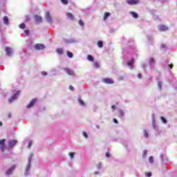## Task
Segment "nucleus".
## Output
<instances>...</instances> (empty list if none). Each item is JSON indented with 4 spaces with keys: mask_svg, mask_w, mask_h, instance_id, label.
<instances>
[{
    "mask_svg": "<svg viewBox=\"0 0 177 177\" xmlns=\"http://www.w3.org/2000/svg\"><path fill=\"white\" fill-rule=\"evenodd\" d=\"M127 66L129 67H132L133 66V59H131L130 61L128 62Z\"/></svg>",
    "mask_w": 177,
    "mask_h": 177,
    "instance_id": "obj_20",
    "label": "nucleus"
},
{
    "mask_svg": "<svg viewBox=\"0 0 177 177\" xmlns=\"http://www.w3.org/2000/svg\"><path fill=\"white\" fill-rule=\"evenodd\" d=\"M66 55L68 57H70L71 59L73 57V53L70 52V51H66Z\"/></svg>",
    "mask_w": 177,
    "mask_h": 177,
    "instance_id": "obj_23",
    "label": "nucleus"
},
{
    "mask_svg": "<svg viewBox=\"0 0 177 177\" xmlns=\"http://www.w3.org/2000/svg\"><path fill=\"white\" fill-rule=\"evenodd\" d=\"M5 51H6L7 56H12V53H13V52L12 51V48H10L9 47H6Z\"/></svg>",
    "mask_w": 177,
    "mask_h": 177,
    "instance_id": "obj_10",
    "label": "nucleus"
},
{
    "mask_svg": "<svg viewBox=\"0 0 177 177\" xmlns=\"http://www.w3.org/2000/svg\"><path fill=\"white\" fill-rule=\"evenodd\" d=\"M66 17H68V19H69V20H71L72 21H74L75 19V17H74V15H73V13L71 12H67Z\"/></svg>",
    "mask_w": 177,
    "mask_h": 177,
    "instance_id": "obj_11",
    "label": "nucleus"
},
{
    "mask_svg": "<svg viewBox=\"0 0 177 177\" xmlns=\"http://www.w3.org/2000/svg\"><path fill=\"white\" fill-rule=\"evenodd\" d=\"M158 28L160 31H162V32L168 31L169 30L168 27L165 25H160L158 26Z\"/></svg>",
    "mask_w": 177,
    "mask_h": 177,
    "instance_id": "obj_7",
    "label": "nucleus"
},
{
    "mask_svg": "<svg viewBox=\"0 0 177 177\" xmlns=\"http://www.w3.org/2000/svg\"><path fill=\"white\" fill-rule=\"evenodd\" d=\"M17 145V140H10L8 141V145L7 147V150H13V147Z\"/></svg>",
    "mask_w": 177,
    "mask_h": 177,
    "instance_id": "obj_1",
    "label": "nucleus"
},
{
    "mask_svg": "<svg viewBox=\"0 0 177 177\" xmlns=\"http://www.w3.org/2000/svg\"><path fill=\"white\" fill-rule=\"evenodd\" d=\"M34 156L32 153L30 154V157L28 159V165L30 167L31 165V158Z\"/></svg>",
    "mask_w": 177,
    "mask_h": 177,
    "instance_id": "obj_21",
    "label": "nucleus"
},
{
    "mask_svg": "<svg viewBox=\"0 0 177 177\" xmlns=\"http://www.w3.org/2000/svg\"><path fill=\"white\" fill-rule=\"evenodd\" d=\"M35 102H37V99L32 100L29 104L27 105V109H31L35 104Z\"/></svg>",
    "mask_w": 177,
    "mask_h": 177,
    "instance_id": "obj_12",
    "label": "nucleus"
},
{
    "mask_svg": "<svg viewBox=\"0 0 177 177\" xmlns=\"http://www.w3.org/2000/svg\"><path fill=\"white\" fill-rule=\"evenodd\" d=\"M42 75H48V73L44 71L41 73Z\"/></svg>",
    "mask_w": 177,
    "mask_h": 177,
    "instance_id": "obj_40",
    "label": "nucleus"
},
{
    "mask_svg": "<svg viewBox=\"0 0 177 177\" xmlns=\"http://www.w3.org/2000/svg\"><path fill=\"white\" fill-rule=\"evenodd\" d=\"M118 114L119 117H122L124 115V111L121 109L118 111Z\"/></svg>",
    "mask_w": 177,
    "mask_h": 177,
    "instance_id": "obj_19",
    "label": "nucleus"
},
{
    "mask_svg": "<svg viewBox=\"0 0 177 177\" xmlns=\"http://www.w3.org/2000/svg\"><path fill=\"white\" fill-rule=\"evenodd\" d=\"M55 51L57 53H58V55H63L64 53L63 48H56Z\"/></svg>",
    "mask_w": 177,
    "mask_h": 177,
    "instance_id": "obj_18",
    "label": "nucleus"
},
{
    "mask_svg": "<svg viewBox=\"0 0 177 177\" xmlns=\"http://www.w3.org/2000/svg\"><path fill=\"white\" fill-rule=\"evenodd\" d=\"M79 24L82 27L84 26V21L82 19L79 20Z\"/></svg>",
    "mask_w": 177,
    "mask_h": 177,
    "instance_id": "obj_32",
    "label": "nucleus"
},
{
    "mask_svg": "<svg viewBox=\"0 0 177 177\" xmlns=\"http://www.w3.org/2000/svg\"><path fill=\"white\" fill-rule=\"evenodd\" d=\"M160 120L162 122H163V124H167V119H165V118H164L163 116H161Z\"/></svg>",
    "mask_w": 177,
    "mask_h": 177,
    "instance_id": "obj_25",
    "label": "nucleus"
},
{
    "mask_svg": "<svg viewBox=\"0 0 177 177\" xmlns=\"http://www.w3.org/2000/svg\"><path fill=\"white\" fill-rule=\"evenodd\" d=\"M28 171V169H26V171Z\"/></svg>",
    "mask_w": 177,
    "mask_h": 177,
    "instance_id": "obj_52",
    "label": "nucleus"
},
{
    "mask_svg": "<svg viewBox=\"0 0 177 177\" xmlns=\"http://www.w3.org/2000/svg\"><path fill=\"white\" fill-rule=\"evenodd\" d=\"M140 0H127V3H128V5H138V3H140Z\"/></svg>",
    "mask_w": 177,
    "mask_h": 177,
    "instance_id": "obj_5",
    "label": "nucleus"
},
{
    "mask_svg": "<svg viewBox=\"0 0 177 177\" xmlns=\"http://www.w3.org/2000/svg\"><path fill=\"white\" fill-rule=\"evenodd\" d=\"M35 49H37V50H42L45 49V45L42 44H37L35 46Z\"/></svg>",
    "mask_w": 177,
    "mask_h": 177,
    "instance_id": "obj_6",
    "label": "nucleus"
},
{
    "mask_svg": "<svg viewBox=\"0 0 177 177\" xmlns=\"http://www.w3.org/2000/svg\"><path fill=\"white\" fill-rule=\"evenodd\" d=\"M97 45L99 48H103V41H98L97 43Z\"/></svg>",
    "mask_w": 177,
    "mask_h": 177,
    "instance_id": "obj_22",
    "label": "nucleus"
},
{
    "mask_svg": "<svg viewBox=\"0 0 177 177\" xmlns=\"http://www.w3.org/2000/svg\"><path fill=\"white\" fill-rule=\"evenodd\" d=\"M147 177L151 176V172L147 173Z\"/></svg>",
    "mask_w": 177,
    "mask_h": 177,
    "instance_id": "obj_39",
    "label": "nucleus"
},
{
    "mask_svg": "<svg viewBox=\"0 0 177 177\" xmlns=\"http://www.w3.org/2000/svg\"><path fill=\"white\" fill-rule=\"evenodd\" d=\"M169 67L170 68H174V64H169Z\"/></svg>",
    "mask_w": 177,
    "mask_h": 177,
    "instance_id": "obj_45",
    "label": "nucleus"
},
{
    "mask_svg": "<svg viewBox=\"0 0 177 177\" xmlns=\"http://www.w3.org/2000/svg\"><path fill=\"white\" fill-rule=\"evenodd\" d=\"M64 70L66 71V74H68V75H74V71L68 68H64Z\"/></svg>",
    "mask_w": 177,
    "mask_h": 177,
    "instance_id": "obj_13",
    "label": "nucleus"
},
{
    "mask_svg": "<svg viewBox=\"0 0 177 177\" xmlns=\"http://www.w3.org/2000/svg\"><path fill=\"white\" fill-rule=\"evenodd\" d=\"M87 59H88V60L89 62H93V60H94L93 57L92 55H88Z\"/></svg>",
    "mask_w": 177,
    "mask_h": 177,
    "instance_id": "obj_24",
    "label": "nucleus"
},
{
    "mask_svg": "<svg viewBox=\"0 0 177 177\" xmlns=\"http://www.w3.org/2000/svg\"><path fill=\"white\" fill-rule=\"evenodd\" d=\"M26 21H28V15H26Z\"/></svg>",
    "mask_w": 177,
    "mask_h": 177,
    "instance_id": "obj_48",
    "label": "nucleus"
},
{
    "mask_svg": "<svg viewBox=\"0 0 177 177\" xmlns=\"http://www.w3.org/2000/svg\"><path fill=\"white\" fill-rule=\"evenodd\" d=\"M28 149H31V142H29L28 145Z\"/></svg>",
    "mask_w": 177,
    "mask_h": 177,
    "instance_id": "obj_44",
    "label": "nucleus"
},
{
    "mask_svg": "<svg viewBox=\"0 0 177 177\" xmlns=\"http://www.w3.org/2000/svg\"><path fill=\"white\" fill-rule=\"evenodd\" d=\"M25 34L28 37L30 35V30H24Z\"/></svg>",
    "mask_w": 177,
    "mask_h": 177,
    "instance_id": "obj_34",
    "label": "nucleus"
},
{
    "mask_svg": "<svg viewBox=\"0 0 177 177\" xmlns=\"http://www.w3.org/2000/svg\"><path fill=\"white\" fill-rule=\"evenodd\" d=\"M102 82H104V84H109V85H113V84H114V80L111 78H104L102 79Z\"/></svg>",
    "mask_w": 177,
    "mask_h": 177,
    "instance_id": "obj_4",
    "label": "nucleus"
},
{
    "mask_svg": "<svg viewBox=\"0 0 177 177\" xmlns=\"http://www.w3.org/2000/svg\"><path fill=\"white\" fill-rule=\"evenodd\" d=\"M112 109H113V110H115V105H112Z\"/></svg>",
    "mask_w": 177,
    "mask_h": 177,
    "instance_id": "obj_49",
    "label": "nucleus"
},
{
    "mask_svg": "<svg viewBox=\"0 0 177 177\" xmlns=\"http://www.w3.org/2000/svg\"><path fill=\"white\" fill-rule=\"evenodd\" d=\"M78 100H79L80 104H81L82 106H84L85 105V103L81 99H79Z\"/></svg>",
    "mask_w": 177,
    "mask_h": 177,
    "instance_id": "obj_30",
    "label": "nucleus"
},
{
    "mask_svg": "<svg viewBox=\"0 0 177 177\" xmlns=\"http://www.w3.org/2000/svg\"><path fill=\"white\" fill-rule=\"evenodd\" d=\"M62 3L64 5H67L68 3V0H60Z\"/></svg>",
    "mask_w": 177,
    "mask_h": 177,
    "instance_id": "obj_27",
    "label": "nucleus"
},
{
    "mask_svg": "<svg viewBox=\"0 0 177 177\" xmlns=\"http://www.w3.org/2000/svg\"><path fill=\"white\" fill-rule=\"evenodd\" d=\"M149 160L150 164H153V162H154V160H153V156H150Z\"/></svg>",
    "mask_w": 177,
    "mask_h": 177,
    "instance_id": "obj_31",
    "label": "nucleus"
},
{
    "mask_svg": "<svg viewBox=\"0 0 177 177\" xmlns=\"http://www.w3.org/2000/svg\"><path fill=\"white\" fill-rule=\"evenodd\" d=\"M161 84H162L161 82H158V85L159 88H161Z\"/></svg>",
    "mask_w": 177,
    "mask_h": 177,
    "instance_id": "obj_46",
    "label": "nucleus"
},
{
    "mask_svg": "<svg viewBox=\"0 0 177 177\" xmlns=\"http://www.w3.org/2000/svg\"><path fill=\"white\" fill-rule=\"evenodd\" d=\"M19 95H20V91H18L16 92V93L13 94L10 99H8V102L10 103H12L14 100H16V99H17Z\"/></svg>",
    "mask_w": 177,
    "mask_h": 177,
    "instance_id": "obj_3",
    "label": "nucleus"
},
{
    "mask_svg": "<svg viewBox=\"0 0 177 177\" xmlns=\"http://www.w3.org/2000/svg\"><path fill=\"white\" fill-rule=\"evenodd\" d=\"M3 20L4 24H6V26L9 24V18L8 17V16H5Z\"/></svg>",
    "mask_w": 177,
    "mask_h": 177,
    "instance_id": "obj_16",
    "label": "nucleus"
},
{
    "mask_svg": "<svg viewBox=\"0 0 177 177\" xmlns=\"http://www.w3.org/2000/svg\"><path fill=\"white\" fill-rule=\"evenodd\" d=\"M93 65L95 68H99V67H100V66L99 65V62H94Z\"/></svg>",
    "mask_w": 177,
    "mask_h": 177,
    "instance_id": "obj_26",
    "label": "nucleus"
},
{
    "mask_svg": "<svg viewBox=\"0 0 177 177\" xmlns=\"http://www.w3.org/2000/svg\"><path fill=\"white\" fill-rule=\"evenodd\" d=\"M15 168H16V165H14L12 167L8 169L6 171V175H11V174L13 172V171H15Z\"/></svg>",
    "mask_w": 177,
    "mask_h": 177,
    "instance_id": "obj_8",
    "label": "nucleus"
},
{
    "mask_svg": "<svg viewBox=\"0 0 177 177\" xmlns=\"http://www.w3.org/2000/svg\"><path fill=\"white\" fill-rule=\"evenodd\" d=\"M162 48H165V45H162Z\"/></svg>",
    "mask_w": 177,
    "mask_h": 177,
    "instance_id": "obj_51",
    "label": "nucleus"
},
{
    "mask_svg": "<svg viewBox=\"0 0 177 177\" xmlns=\"http://www.w3.org/2000/svg\"><path fill=\"white\" fill-rule=\"evenodd\" d=\"M6 139L0 140V149L1 151H5L6 150Z\"/></svg>",
    "mask_w": 177,
    "mask_h": 177,
    "instance_id": "obj_2",
    "label": "nucleus"
},
{
    "mask_svg": "<svg viewBox=\"0 0 177 177\" xmlns=\"http://www.w3.org/2000/svg\"><path fill=\"white\" fill-rule=\"evenodd\" d=\"M69 89H70L71 91H74V87H73V86H69Z\"/></svg>",
    "mask_w": 177,
    "mask_h": 177,
    "instance_id": "obj_41",
    "label": "nucleus"
},
{
    "mask_svg": "<svg viewBox=\"0 0 177 177\" xmlns=\"http://www.w3.org/2000/svg\"><path fill=\"white\" fill-rule=\"evenodd\" d=\"M144 136L145 138H149V133H147V131L144 130Z\"/></svg>",
    "mask_w": 177,
    "mask_h": 177,
    "instance_id": "obj_29",
    "label": "nucleus"
},
{
    "mask_svg": "<svg viewBox=\"0 0 177 177\" xmlns=\"http://www.w3.org/2000/svg\"><path fill=\"white\" fill-rule=\"evenodd\" d=\"M154 63V58L149 59V64H153Z\"/></svg>",
    "mask_w": 177,
    "mask_h": 177,
    "instance_id": "obj_33",
    "label": "nucleus"
},
{
    "mask_svg": "<svg viewBox=\"0 0 177 177\" xmlns=\"http://www.w3.org/2000/svg\"><path fill=\"white\" fill-rule=\"evenodd\" d=\"M105 156H106V157L107 158H109V157H110V152H109V151L106 152Z\"/></svg>",
    "mask_w": 177,
    "mask_h": 177,
    "instance_id": "obj_36",
    "label": "nucleus"
},
{
    "mask_svg": "<svg viewBox=\"0 0 177 177\" xmlns=\"http://www.w3.org/2000/svg\"><path fill=\"white\" fill-rule=\"evenodd\" d=\"M130 15H131V16L133 17H134V19H138V17H139V15H138V13L133 12V11H131L130 12Z\"/></svg>",
    "mask_w": 177,
    "mask_h": 177,
    "instance_id": "obj_15",
    "label": "nucleus"
},
{
    "mask_svg": "<svg viewBox=\"0 0 177 177\" xmlns=\"http://www.w3.org/2000/svg\"><path fill=\"white\" fill-rule=\"evenodd\" d=\"M111 15V14L110 12H105V13L104 14L103 20L104 21V20H106V19H108L109 17H110Z\"/></svg>",
    "mask_w": 177,
    "mask_h": 177,
    "instance_id": "obj_17",
    "label": "nucleus"
},
{
    "mask_svg": "<svg viewBox=\"0 0 177 177\" xmlns=\"http://www.w3.org/2000/svg\"><path fill=\"white\" fill-rule=\"evenodd\" d=\"M8 118H12V113H9L8 114Z\"/></svg>",
    "mask_w": 177,
    "mask_h": 177,
    "instance_id": "obj_42",
    "label": "nucleus"
},
{
    "mask_svg": "<svg viewBox=\"0 0 177 177\" xmlns=\"http://www.w3.org/2000/svg\"><path fill=\"white\" fill-rule=\"evenodd\" d=\"M83 136H84V138H88V134L86 133V132L83 131Z\"/></svg>",
    "mask_w": 177,
    "mask_h": 177,
    "instance_id": "obj_37",
    "label": "nucleus"
},
{
    "mask_svg": "<svg viewBox=\"0 0 177 177\" xmlns=\"http://www.w3.org/2000/svg\"><path fill=\"white\" fill-rule=\"evenodd\" d=\"M113 122H114L115 124H118V120H117V119L114 118V119H113Z\"/></svg>",
    "mask_w": 177,
    "mask_h": 177,
    "instance_id": "obj_38",
    "label": "nucleus"
},
{
    "mask_svg": "<svg viewBox=\"0 0 177 177\" xmlns=\"http://www.w3.org/2000/svg\"><path fill=\"white\" fill-rule=\"evenodd\" d=\"M138 78L140 80V79L142 78V74L138 73Z\"/></svg>",
    "mask_w": 177,
    "mask_h": 177,
    "instance_id": "obj_43",
    "label": "nucleus"
},
{
    "mask_svg": "<svg viewBox=\"0 0 177 177\" xmlns=\"http://www.w3.org/2000/svg\"><path fill=\"white\" fill-rule=\"evenodd\" d=\"M2 125H3V124L2 123V122H0V127H2Z\"/></svg>",
    "mask_w": 177,
    "mask_h": 177,
    "instance_id": "obj_50",
    "label": "nucleus"
},
{
    "mask_svg": "<svg viewBox=\"0 0 177 177\" xmlns=\"http://www.w3.org/2000/svg\"><path fill=\"white\" fill-rule=\"evenodd\" d=\"M74 152H70L69 153V156H70V157H71V158H74Z\"/></svg>",
    "mask_w": 177,
    "mask_h": 177,
    "instance_id": "obj_35",
    "label": "nucleus"
},
{
    "mask_svg": "<svg viewBox=\"0 0 177 177\" xmlns=\"http://www.w3.org/2000/svg\"><path fill=\"white\" fill-rule=\"evenodd\" d=\"M143 153H144L145 156H146V154H147V150H144Z\"/></svg>",
    "mask_w": 177,
    "mask_h": 177,
    "instance_id": "obj_47",
    "label": "nucleus"
},
{
    "mask_svg": "<svg viewBox=\"0 0 177 177\" xmlns=\"http://www.w3.org/2000/svg\"><path fill=\"white\" fill-rule=\"evenodd\" d=\"M97 128H98V129H99V126H97Z\"/></svg>",
    "mask_w": 177,
    "mask_h": 177,
    "instance_id": "obj_53",
    "label": "nucleus"
},
{
    "mask_svg": "<svg viewBox=\"0 0 177 177\" xmlns=\"http://www.w3.org/2000/svg\"><path fill=\"white\" fill-rule=\"evenodd\" d=\"M34 18L37 23H42V17L41 16L35 15Z\"/></svg>",
    "mask_w": 177,
    "mask_h": 177,
    "instance_id": "obj_14",
    "label": "nucleus"
},
{
    "mask_svg": "<svg viewBox=\"0 0 177 177\" xmlns=\"http://www.w3.org/2000/svg\"><path fill=\"white\" fill-rule=\"evenodd\" d=\"M45 17L48 23H52V16H50V13L49 12L46 13Z\"/></svg>",
    "mask_w": 177,
    "mask_h": 177,
    "instance_id": "obj_9",
    "label": "nucleus"
},
{
    "mask_svg": "<svg viewBox=\"0 0 177 177\" xmlns=\"http://www.w3.org/2000/svg\"><path fill=\"white\" fill-rule=\"evenodd\" d=\"M19 28H21L22 30H24V28H26V24H21L19 25Z\"/></svg>",
    "mask_w": 177,
    "mask_h": 177,
    "instance_id": "obj_28",
    "label": "nucleus"
}]
</instances>
